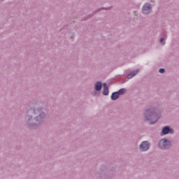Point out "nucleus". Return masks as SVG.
Instances as JSON below:
<instances>
[{"mask_svg": "<svg viewBox=\"0 0 179 179\" xmlns=\"http://www.w3.org/2000/svg\"><path fill=\"white\" fill-rule=\"evenodd\" d=\"M145 118L146 120H155L154 122H150V124H155V122H157V120H159V116L155 115V113H153V111L150 110H147L145 113Z\"/></svg>", "mask_w": 179, "mask_h": 179, "instance_id": "f257e3e1", "label": "nucleus"}, {"mask_svg": "<svg viewBox=\"0 0 179 179\" xmlns=\"http://www.w3.org/2000/svg\"><path fill=\"white\" fill-rule=\"evenodd\" d=\"M159 146L161 149H167L170 148V142L166 139H162L159 141Z\"/></svg>", "mask_w": 179, "mask_h": 179, "instance_id": "f03ea898", "label": "nucleus"}, {"mask_svg": "<svg viewBox=\"0 0 179 179\" xmlns=\"http://www.w3.org/2000/svg\"><path fill=\"white\" fill-rule=\"evenodd\" d=\"M149 148L150 145L148 141H143L140 145L139 149L141 152H146V150H149Z\"/></svg>", "mask_w": 179, "mask_h": 179, "instance_id": "7ed1b4c3", "label": "nucleus"}, {"mask_svg": "<svg viewBox=\"0 0 179 179\" xmlns=\"http://www.w3.org/2000/svg\"><path fill=\"white\" fill-rule=\"evenodd\" d=\"M152 11V6L150 3H145L143 6V13H145V15H148V13H150Z\"/></svg>", "mask_w": 179, "mask_h": 179, "instance_id": "20e7f679", "label": "nucleus"}, {"mask_svg": "<svg viewBox=\"0 0 179 179\" xmlns=\"http://www.w3.org/2000/svg\"><path fill=\"white\" fill-rule=\"evenodd\" d=\"M103 94H104V96H108V94L109 93L108 87H107L106 83H103Z\"/></svg>", "mask_w": 179, "mask_h": 179, "instance_id": "39448f33", "label": "nucleus"}, {"mask_svg": "<svg viewBox=\"0 0 179 179\" xmlns=\"http://www.w3.org/2000/svg\"><path fill=\"white\" fill-rule=\"evenodd\" d=\"M138 72H139V70H136V71H133L131 73H130L127 76V79H132V78H134V76H135V75L138 73Z\"/></svg>", "mask_w": 179, "mask_h": 179, "instance_id": "423d86ee", "label": "nucleus"}, {"mask_svg": "<svg viewBox=\"0 0 179 179\" xmlns=\"http://www.w3.org/2000/svg\"><path fill=\"white\" fill-rule=\"evenodd\" d=\"M94 87H95V90H96V91L101 90V87H102V84H101V83L97 82V83L95 84Z\"/></svg>", "mask_w": 179, "mask_h": 179, "instance_id": "0eeeda50", "label": "nucleus"}, {"mask_svg": "<svg viewBox=\"0 0 179 179\" xmlns=\"http://www.w3.org/2000/svg\"><path fill=\"white\" fill-rule=\"evenodd\" d=\"M171 131L169 127H165L162 129V134L163 135H167Z\"/></svg>", "mask_w": 179, "mask_h": 179, "instance_id": "6e6552de", "label": "nucleus"}, {"mask_svg": "<svg viewBox=\"0 0 179 179\" xmlns=\"http://www.w3.org/2000/svg\"><path fill=\"white\" fill-rule=\"evenodd\" d=\"M120 97V94L118 92H114L111 95L112 100H117Z\"/></svg>", "mask_w": 179, "mask_h": 179, "instance_id": "1a4fd4ad", "label": "nucleus"}, {"mask_svg": "<svg viewBox=\"0 0 179 179\" xmlns=\"http://www.w3.org/2000/svg\"><path fill=\"white\" fill-rule=\"evenodd\" d=\"M125 92H127V90L125 89H120L117 93H119V94H124V93H125Z\"/></svg>", "mask_w": 179, "mask_h": 179, "instance_id": "9d476101", "label": "nucleus"}, {"mask_svg": "<svg viewBox=\"0 0 179 179\" xmlns=\"http://www.w3.org/2000/svg\"><path fill=\"white\" fill-rule=\"evenodd\" d=\"M159 72V73H164V69H160Z\"/></svg>", "mask_w": 179, "mask_h": 179, "instance_id": "9b49d317", "label": "nucleus"}, {"mask_svg": "<svg viewBox=\"0 0 179 179\" xmlns=\"http://www.w3.org/2000/svg\"><path fill=\"white\" fill-rule=\"evenodd\" d=\"M35 114H40V113H41V110H34Z\"/></svg>", "mask_w": 179, "mask_h": 179, "instance_id": "f8f14e48", "label": "nucleus"}, {"mask_svg": "<svg viewBox=\"0 0 179 179\" xmlns=\"http://www.w3.org/2000/svg\"><path fill=\"white\" fill-rule=\"evenodd\" d=\"M164 40V38H161V39H160V43H163Z\"/></svg>", "mask_w": 179, "mask_h": 179, "instance_id": "ddd939ff", "label": "nucleus"}, {"mask_svg": "<svg viewBox=\"0 0 179 179\" xmlns=\"http://www.w3.org/2000/svg\"><path fill=\"white\" fill-rule=\"evenodd\" d=\"M39 117H41V115H40Z\"/></svg>", "mask_w": 179, "mask_h": 179, "instance_id": "4468645a", "label": "nucleus"}]
</instances>
